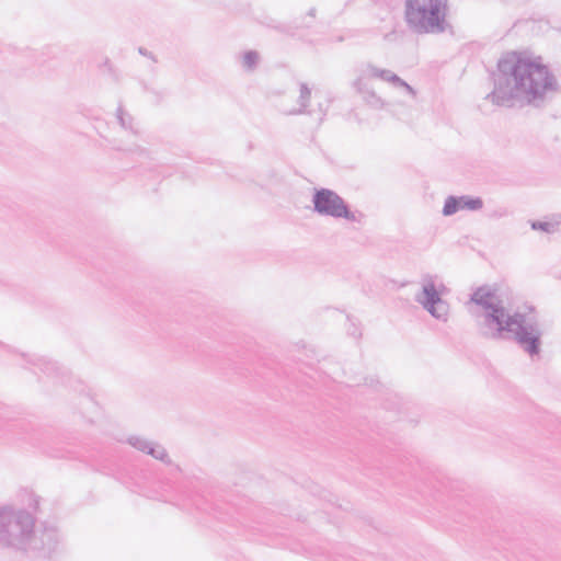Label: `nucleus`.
Wrapping results in <instances>:
<instances>
[{
	"mask_svg": "<svg viewBox=\"0 0 561 561\" xmlns=\"http://www.w3.org/2000/svg\"><path fill=\"white\" fill-rule=\"evenodd\" d=\"M493 90L485 99L497 106L513 104L514 100L539 106L558 82L540 58L531 59L523 53L511 51L497 61V72L492 73Z\"/></svg>",
	"mask_w": 561,
	"mask_h": 561,
	"instance_id": "2",
	"label": "nucleus"
},
{
	"mask_svg": "<svg viewBox=\"0 0 561 561\" xmlns=\"http://www.w3.org/2000/svg\"><path fill=\"white\" fill-rule=\"evenodd\" d=\"M118 150H122V151H126V152H129V153H135V154H138L140 157H149V151L141 147V146H138V145H133L130 147H127V148H124V147H117Z\"/></svg>",
	"mask_w": 561,
	"mask_h": 561,
	"instance_id": "19",
	"label": "nucleus"
},
{
	"mask_svg": "<svg viewBox=\"0 0 561 561\" xmlns=\"http://www.w3.org/2000/svg\"><path fill=\"white\" fill-rule=\"evenodd\" d=\"M325 114H327V108H324L321 104H319V115H318L319 124L322 123Z\"/></svg>",
	"mask_w": 561,
	"mask_h": 561,
	"instance_id": "22",
	"label": "nucleus"
},
{
	"mask_svg": "<svg viewBox=\"0 0 561 561\" xmlns=\"http://www.w3.org/2000/svg\"><path fill=\"white\" fill-rule=\"evenodd\" d=\"M116 116L119 125L124 129L130 130L135 135L138 134V131L133 126V117L128 113H126L122 106H118Z\"/></svg>",
	"mask_w": 561,
	"mask_h": 561,
	"instance_id": "16",
	"label": "nucleus"
},
{
	"mask_svg": "<svg viewBox=\"0 0 561 561\" xmlns=\"http://www.w3.org/2000/svg\"><path fill=\"white\" fill-rule=\"evenodd\" d=\"M313 211L320 216L345 219L351 222H359L363 215L351 210L350 205L335 191L320 187L312 194Z\"/></svg>",
	"mask_w": 561,
	"mask_h": 561,
	"instance_id": "6",
	"label": "nucleus"
},
{
	"mask_svg": "<svg viewBox=\"0 0 561 561\" xmlns=\"http://www.w3.org/2000/svg\"><path fill=\"white\" fill-rule=\"evenodd\" d=\"M470 302L483 309L479 321L480 334L489 340H513L530 357L538 356L542 345V329L533 306L527 311L511 312L488 286L478 287L470 295Z\"/></svg>",
	"mask_w": 561,
	"mask_h": 561,
	"instance_id": "1",
	"label": "nucleus"
},
{
	"mask_svg": "<svg viewBox=\"0 0 561 561\" xmlns=\"http://www.w3.org/2000/svg\"><path fill=\"white\" fill-rule=\"evenodd\" d=\"M396 88H403L407 90V92L409 94H411L412 96H414L416 94L415 90L407 82L402 79V82L401 83H396L394 84Z\"/></svg>",
	"mask_w": 561,
	"mask_h": 561,
	"instance_id": "20",
	"label": "nucleus"
},
{
	"mask_svg": "<svg viewBox=\"0 0 561 561\" xmlns=\"http://www.w3.org/2000/svg\"><path fill=\"white\" fill-rule=\"evenodd\" d=\"M127 443L135 449L145 453L154 459H158L164 463L171 462L165 448L158 443L136 435L129 436Z\"/></svg>",
	"mask_w": 561,
	"mask_h": 561,
	"instance_id": "9",
	"label": "nucleus"
},
{
	"mask_svg": "<svg viewBox=\"0 0 561 561\" xmlns=\"http://www.w3.org/2000/svg\"><path fill=\"white\" fill-rule=\"evenodd\" d=\"M33 504L26 510L12 504L0 505V548L14 552L50 553L57 549L60 535L56 526L42 523L36 526L35 512L38 499L34 496Z\"/></svg>",
	"mask_w": 561,
	"mask_h": 561,
	"instance_id": "3",
	"label": "nucleus"
},
{
	"mask_svg": "<svg viewBox=\"0 0 561 561\" xmlns=\"http://www.w3.org/2000/svg\"><path fill=\"white\" fill-rule=\"evenodd\" d=\"M348 324L346 327V332L350 336H353L354 339H359L362 335V331L359 325L350 317L347 316Z\"/></svg>",
	"mask_w": 561,
	"mask_h": 561,
	"instance_id": "18",
	"label": "nucleus"
},
{
	"mask_svg": "<svg viewBox=\"0 0 561 561\" xmlns=\"http://www.w3.org/2000/svg\"><path fill=\"white\" fill-rule=\"evenodd\" d=\"M533 230H539L547 233H552L556 231V225L548 221L534 220L530 222Z\"/></svg>",
	"mask_w": 561,
	"mask_h": 561,
	"instance_id": "17",
	"label": "nucleus"
},
{
	"mask_svg": "<svg viewBox=\"0 0 561 561\" xmlns=\"http://www.w3.org/2000/svg\"><path fill=\"white\" fill-rule=\"evenodd\" d=\"M483 207V199L472 195H448L445 198L442 214L445 217L455 215L460 210L477 211Z\"/></svg>",
	"mask_w": 561,
	"mask_h": 561,
	"instance_id": "7",
	"label": "nucleus"
},
{
	"mask_svg": "<svg viewBox=\"0 0 561 561\" xmlns=\"http://www.w3.org/2000/svg\"><path fill=\"white\" fill-rule=\"evenodd\" d=\"M267 27H271L273 30H276L279 33L287 34L289 36H294L296 34V31L302 27H311L312 21H304L301 23L294 22L293 24H282L276 22L275 20L271 19L268 22L265 23Z\"/></svg>",
	"mask_w": 561,
	"mask_h": 561,
	"instance_id": "12",
	"label": "nucleus"
},
{
	"mask_svg": "<svg viewBox=\"0 0 561 561\" xmlns=\"http://www.w3.org/2000/svg\"><path fill=\"white\" fill-rule=\"evenodd\" d=\"M138 53L149 59H151L153 62H157V58L156 56L150 51L148 50L147 48L145 47H139L138 48Z\"/></svg>",
	"mask_w": 561,
	"mask_h": 561,
	"instance_id": "21",
	"label": "nucleus"
},
{
	"mask_svg": "<svg viewBox=\"0 0 561 561\" xmlns=\"http://www.w3.org/2000/svg\"><path fill=\"white\" fill-rule=\"evenodd\" d=\"M348 381H350L351 386L364 385V386H367V387H369V388H371L374 390H377V391H379V388H382L380 382L376 378H374V377L353 376V377L348 378Z\"/></svg>",
	"mask_w": 561,
	"mask_h": 561,
	"instance_id": "15",
	"label": "nucleus"
},
{
	"mask_svg": "<svg viewBox=\"0 0 561 561\" xmlns=\"http://www.w3.org/2000/svg\"><path fill=\"white\" fill-rule=\"evenodd\" d=\"M366 69L369 76L387 81L391 83L393 87L396 83L402 82V79L398 75L388 69H380L371 64H368Z\"/></svg>",
	"mask_w": 561,
	"mask_h": 561,
	"instance_id": "13",
	"label": "nucleus"
},
{
	"mask_svg": "<svg viewBox=\"0 0 561 561\" xmlns=\"http://www.w3.org/2000/svg\"><path fill=\"white\" fill-rule=\"evenodd\" d=\"M22 356L26 359L28 364H31L34 368L39 369L43 374L51 378H64L67 376L68 370L60 366L57 362L51 360L45 356H39L36 354H22Z\"/></svg>",
	"mask_w": 561,
	"mask_h": 561,
	"instance_id": "8",
	"label": "nucleus"
},
{
	"mask_svg": "<svg viewBox=\"0 0 561 561\" xmlns=\"http://www.w3.org/2000/svg\"><path fill=\"white\" fill-rule=\"evenodd\" d=\"M438 276L425 274L422 277V289L415 295V301L434 319L446 322L449 316V304L443 298L449 290L444 283L437 282Z\"/></svg>",
	"mask_w": 561,
	"mask_h": 561,
	"instance_id": "5",
	"label": "nucleus"
},
{
	"mask_svg": "<svg viewBox=\"0 0 561 561\" xmlns=\"http://www.w3.org/2000/svg\"><path fill=\"white\" fill-rule=\"evenodd\" d=\"M260 64V54L250 49L242 54V67L248 72H253Z\"/></svg>",
	"mask_w": 561,
	"mask_h": 561,
	"instance_id": "14",
	"label": "nucleus"
},
{
	"mask_svg": "<svg viewBox=\"0 0 561 561\" xmlns=\"http://www.w3.org/2000/svg\"><path fill=\"white\" fill-rule=\"evenodd\" d=\"M316 13H317V9L314 7H312L307 12V16L310 18V19H314L316 18Z\"/></svg>",
	"mask_w": 561,
	"mask_h": 561,
	"instance_id": "23",
	"label": "nucleus"
},
{
	"mask_svg": "<svg viewBox=\"0 0 561 561\" xmlns=\"http://www.w3.org/2000/svg\"><path fill=\"white\" fill-rule=\"evenodd\" d=\"M446 15L447 0H405V22L416 34L444 33Z\"/></svg>",
	"mask_w": 561,
	"mask_h": 561,
	"instance_id": "4",
	"label": "nucleus"
},
{
	"mask_svg": "<svg viewBox=\"0 0 561 561\" xmlns=\"http://www.w3.org/2000/svg\"><path fill=\"white\" fill-rule=\"evenodd\" d=\"M299 98H298V104L299 107L291 110L288 112L289 115H300V114H308L312 115L313 111L308 110V105L311 99V90L308 87L307 83L301 82L300 83V91H299Z\"/></svg>",
	"mask_w": 561,
	"mask_h": 561,
	"instance_id": "11",
	"label": "nucleus"
},
{
	"mask_svg": "<svg viewBox=\"0 0 561 561\" xmlns=\"http://www.w3.org/2000/svg\"><path fill=\"white\" fill-rule=\"evenodd\" d=\"M354 88L371 106L379 107L382 105L381 99L368 87V83L363 77H359L354 81Z\"/></svg>",
	"mask_w": 561,
	"mask_h": 561,
	"instance_id": "10",
	"label": "nucleus"
}]
</instances>
